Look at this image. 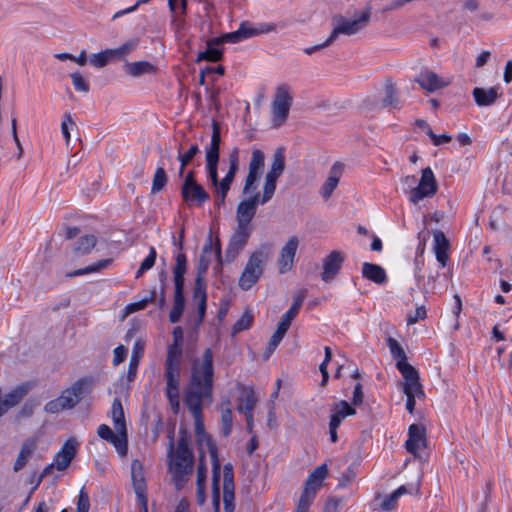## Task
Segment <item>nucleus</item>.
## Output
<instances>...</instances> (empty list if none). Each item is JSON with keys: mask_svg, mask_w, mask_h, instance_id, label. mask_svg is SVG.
<instances>
[{"mask_svg": "<svg viewBox=\"0 0 512 512\" xmlns=\"http://www.w3.org/2000/svg\"><path fill=\"white\" fill-rule=\"evenodd\" d=\"M124 71L132 77H139L155 73L156 67L148 61L126 62Z\"/></svg>", "mask_w": 512, "mask_h": 512, "instance_id": "32", "label": "nucleus"}, {"mask_svg": "<svg viewBox=\"0 0 512 512\" xmlns=\"http://www.w3.org/2000/svg\"><path fill=\"white\" fill-rule=\"evenodd\" d=\"M415 82H417L422 89L429 92H434L448 85V83L436 73L427 69L420 72V74L415 78Z\"/></svg>", "mask_w": 512, "mask_h": 512, "instance_id": "23", "label": "nucleus"}, {"mask_svg": "<svg viewBox=\"0 0 512 512\" xmlns=\"http://www.w3.org/2000/svg\"><path fill=\"white\" fill-rule=\"evenodd\" d=\"M193 298L198 301L207 300L205 279H201L200 277L195 278Z\"/></svg>", "mask_w": 512, "mask_h": 512, "instance_id": "51", "label": "nucleus"}, {"mask_svg": "<svg viewBox=\"0 0 512 512\" xmlns=\"http://www.w3.org/2000/svg\"><path fill=\"white\" fill-rule=\"evenodd\" d=\"M111 416L116 430L125 431L127 429L123 406L118 398H115L112 403Z\"/></svg>", "mask_w": 512, "mask_h": 512, "instance_id": "38", "label": "nucleus"}, {"mask_svg": "<svg viewBox=\"0 0 512 512\" xmlns=\"http://www.w3.org/2000/svg\"><path fill=\"white\" fill-rule=\"evenodd\" d=\"M299 245L297 236H291L280 251L278 268L281 274L288 272L294 263V257Z\"/></svg>", "mask_w": 512, "mask_h": 512, "instance_id": "20", "label": "nucleus"}, {"mask_svg": "<svg viewBox=\"0 0 512 512\" xmlns=\"http://www.w3.org/2000/svg\"><path fill=\"white\" fill-rule=\"evenodd\" d=\"M356 468L354 466H349L344 473H342L338 487L346 488L350 485V483L356 478Z\"/></svg>", "mask_w": 512, "mask_h": 512, "instance_id": "54", "label": "nucleus"}, {"mask_svg": "<svg viewBox=\"0 0 512 512\" xmlns=\"http://www.w3.org/2000/svg\"><path fill=\"white\" fill-rule=\"evenodd\" d=\"M382 106L399 108L397 88L391 80H387L385 83V97L382 100Z\"/></svg>", "mask_w": 512, "mask_h": 512, "instance_id": "39", "label": "nucleus"}, {"mask_svg": "<svg viewBox=\"0 0 512 512\" xmlns=\"http://www.w3.org/2000/svg\"><path fill=\"white\" fill-rule=\"evenodd\" d=\"M271 246L266 244L258 251L251 254L245 268L239 278V286L243 290H249L258 282L264 271V261L268 257Z\"/></svg>", "mask_w": 512, "mask_h": 512, "instance_id": "4", "label": "nucleus"}, {"mask_svg": "<svg viewBox=\"0 0 512 512\" xmlns=\"http://www.w3.org/2000/svg\"><path fill=\"white\" fill-rule=\"evenodd\" d=\"M265 203L266 202H262V195L258 192L239 202L236 209L237 227L252 231L250 223L256 214L258 204Z\"/></svg>", "mask_w": 512, "mask_h": 512, "instance_id": "12", "label": "nucleus"}, {"mask_svg": "<svg viewBox=\"0 0 512 512\" xmlns=\"http://www.w3.org/2000/svg\"><path fill=\"white\" fill-rule=\"evenodd\" d=\"M117 434H114L113 438L109 441L114 445L117 452L124 456L127 454L128 450V440H127V429L125 431L116 430Z\"/></svg>", "mask_w": 512, "mask_h": 512, "instance_id": "45", "label": "nucleus"}, {"mask_svg": "<svg viewBox=\"0 0 512 512\" xmlns=\"http://www.w3.org/2000/svg\"><path fill=\"white\" fill-rule=\"evenodd\" d=\"M407 493L406 486L402 485L399 488H397L394 492H392L390 495L386 496L384 500L381 503V510L382 511H391L393 510L398 502V499L400 496Z\"/></svg>", "mask_w": 512, "mask_h": 512, "instance_id": "44", "label": "nucleus"}, {"mask_svg": "<svg viewBox=\"0 0 512 512\" xmlns=\"http://www.w3.org/2000/svg\"><path fill=\"white\" fill-rule=\"evenodd\" d=\"M426 317V308L424 306H418L416 307L414 314H409L407 316V324L413 325L417 323L419 320H424Z\"/></svg>", "mask_w": 512, "mask_h": 512, "instance_id": "59", "label": "nucleus"}, {"mask_svg": "<svg viewBox=\"0 0 512 512\" xmlns=\"http://www.w3.org/2000/svg\"><path fill=\"white\" fill-rule=\"evenodd\" d=\"M207 477V467L205 463V452L200 450L199 453V463L197 467V479L196 484H205Z\"/></svg>", "mask_w": 512, "mask_h": 512, "instance_id": "53", "label": "nucleus"}, {"mask_svg": "<svg viewBox=\"0 0 512 512\" xmlns=\"http://www.w3.org/2000/svg\"><path fill=\"white\" fill-rule=\"evenodd\" d=\"M170 442L168 446L169 466L173 474L176 488L179 490L187 481V476L193 471L194 455L190 448V434L184 428L179 430L177 447L174 446V434L168 435Z\"/></svg>", "mask_w": 512, "mask_h": 512, "instance_id": "2", "label": "nucleus"}, {"mask_svg": "<svg viewBox=\"0 0 512 512\" xmlns=\"http://www.w3.org/2000/svg\"><path fill=\"white\" fill-rule=\"evenodd\" d=\"M187 408L192 413L195 420V434L197 438V444L199 446V450H203L202 446L205 444L208 448L212 466L214 465V460L219 461L218 459V448L212 438L205 433L204 431V423L202 420V410L203 403L201 402H185Z\"/></svg>", "mask_w": 512, "mask_h": 512, "instance_id": "7", "label": "nucleus"}, {"mask_svg": "<svg viewBox=\"0 0 512 512\" xmlns=\"http://www.w3.org/2000/svg\"><path fill=\"white\" fill-rule=\"evenodd\" d=\"M44 410L47 413L56 414V413H59V412L65 410V408L58 397L54 400L47 402L44 406Z\"/></svg>", "mask_w": 512, "mask_h": 512, "instance_id": "63", "label": "nucleus"}, {"mask_svg": "<svg viewBox=\"0 0 512 512\" xmlns=\"http://www.w3.org/2000/svg\"><path fill=\"white\" fill-rule=\"evenodd\" d=\"M298 312H296L294 309L289 308L286 313L281 317L278 326L283 327L285 329H289L292 321L297 316Z\"/></svg>", "mask_w": 512, "mask_h": 512, "instance_id": "62", "label": "nucleus"}, {"mask_svg": "<svg viewBox=\"0 0 512 512\" xmlns=\"http://www.w3.org/2000/svg\"><path fill=\"white\" fill-rule=\"evenodd\" d=\"M264 153L259 149H254L252 151V156L249 162V170L245 179V184L242 190L243 194H249L256 190L257 181L262 173L264 168Z\"/></svg>", "mask_w": 512, "mask_h": 512, "instance_id": "14", "label": "nucleus"}, {"mask_svg": "<svg viewBox=\"0 0 512 512\" xmlns=\"http://www.w3.org/2000/svg\"><path fill=\"white\" fill-rule=\"evenodd\" d=\"M97 243V238L92 235H84L82 236L74 245V252L81 254H89L91 250L95 247Z\"/></svg>", "mask_w": 512, "mask_h": 512, "instance_id": "42", "label": "nucleus"}, {"mask_svg": "<svg viewBox=\"0 0 512 512\" xmlns=\"http://www.w3.org/2000/svg\"><path fill=\"white\" fill-rule=\"evenodd\" d=\"M251 230H245L241 228H236L229 240L228 247L226 249V261L232 262L236 259L238 254L244 249L246 246L248 239L251 235Z\"/></svg>", "mask_w": 512, "mask_h": 512, "instance_id": "18", "label": "nucleus"}, {"mask_svg": "<svg viewBox=\"0 0 512 512\" xmlns=\"http://www.w3.org/2000/svg\"><path fill=\"white\" fill-rule=\"evenodd\" d=\"M28 391V384H21L6 394L4 399L1 398V405L5 407V411L7 412L9 408L16 406L24 398Z\"/></svg>", "mask_w": 512, "mask_h": 512, "instance_id": "34", "label": "nucleus"}, {"mask_svg": "<svg viewBox=\"0 0 512 512\" xmlns=\"http://www.w3.org/2000/svg\"><path fill=\"white\" fill-rule=\"evenodd\" d=\"M181 197L188 206H202L210 199L209 193L199 183L181 188Z\"/></svg>", "mask_w": 512, "mask_h": 512, "instance_id": "21", "label": "nucleus"}, {"mask_svg": "<svg viewBox=\"0 0 512 512\" xmlns=\"http://www.w3.org/2000/svg\"><path fill=\"white\" fill-rule=\"evenodd\" d=\"M213 384V351L211 348H206L201 358L192 361L191 375L185 390L184 402H211Z\"/></svg>", "mask_w": 512, "mask_h": 512, "instance_id": "1", "label": "nucleus"}, {"mask_svg": "<svg viewBox=\"0 0 512 512\" xmlns=\"http://www.w3.org/2000/svg\"><path fill=\"white\" fill-rule=\"evenodd\" d=\"M220 477V461L214 460V465L212 467V505L214 512H220Z\"/></svg>", "mask_w": 512, "mask_h": 512, "instance_id": "31", "label": "nucleus"}, {"mask_svg": "<svg viewBox=\"0 0 512 512\" xmlns=\"http://www.w3.org/2000/svg\"><path fill=\"white\" fill-rule=\"evenodd\" d=\"M91 392V382L87 378H80L70 388L62 391L59 396L65 410L74 408L85 395Z\"/></svg>", "mask_w": 512, "mask_h": 512, "instance_id": "13", "label": "nucleus"}, {"mask_svg": "<svg viewBox=\"0 0 512 512\" xmlns=\"http://www.w3.org/2000/svg\"><path fill=\"white\" fill-rule=\"evenodd\" d=\"M292 101L293 98L290 94V87L287 84L279 85L272 102L273 127L278 128L286 122Z\"/></svg>", "mask_w": 512, "mask_h": 512, "instance_id": "8", "label": "nucleus"}, {"mask_svg": "<svg viewBox=\"0 0 512 512\" xmlns=\"http://www.w3.org/2000/svg\"><path fill=\"white\" fill-rule=\"evenodd\" d=\"M327 475L328 468L326 464L319 465L309 474L304 483L303 491L298 500L295 512H308L309 507L313 503Z\"/></svg>", "mask_w": 512, "mask_h": 512, "instance_id": "6", "label": "nucleus"}, {"mask_svg": "<svg viewBox=\"0 0 512 512\" xmlns=\"http://www.w3.org/2000/svg\"><path fill=\"white\" fill-rule=\"evenodd\" d=\"M388 347L390 349V352L393 356V358L397 359V363H407L406 354L403 348L399 345L397 340H395L392 337H389L387 340Z\"/></svg>", "mask_w": 512, "mask_h": 512, "instance_id": "49", "label": "nucleus"}, {"mask_svg": "<svg viewBox=\"0 0 512 512\" xmlns=\"http://www.w3.org/2000/svg\"><path fill=\"white\" fill-rule=\"evenodd\" d=\"M345 260L343 253L334 250L323 260V271L321 278L324 282L332 281L339 273Z\"/></svg>", "mask_w": 512, "mask_h": 512, "instance_id": "19", "label": "nucleus"}, {"mask_svg": "<svg viewBox=\"0 0 512 512\" xmlns=\"http://www.w3.org/2000/svg\"><path fill=\"white\" fill-rule=\"evenodd\" d=\"M109 61L110 58L106 50L93 54L90 58V63L97 68L106 66Z\"/></svg>", "mask_w": 512, "mask_h": 512, "instance_id": "58", "label": "nucleus"}, {"mask_svg": "<svg viewBox=\"0 0 512 512\" xmlns=\"http://www.w3.org/2000/svg\"><path fill=\"white\" fill-rule=\"evenodd\" d=\"M427 445L426 429L421 424H411L408 429V439L405 442L406 450L417 457L419 450Z\"/></svg>", "mask_w": 512, "mask_h": 512, "instance_id": "17", "label": "nucleus"}, {"mask_svg": "<svg viewBox=\"0 0 512 512\" xmlns=\"http://www.w3.org/2000/svg\"><path fill=\"white\" fill-rule=\"evenodd\" d=\"M182 357V344L172 343L168 346L165 366H180Z\"/></svg>", "mask_w": 512, "mask_h": 512, "instance_id": "43", "label": "nucleus"}, {"mask_svg": "<svg viewBox=\"0 0 512 512\" xmlns=\"http://www.w3.org/2000/svg\"><path fill=\"white\" fill-rule=\"evenodd\" d=\"M70 77L72 79L74 88L77 91L84 92V93H87L89 91V84L80 73H78V72L72 73L70 75Z\"/></svg>", "mask_w": 512, "mask_h": 512, "instance_id": "55", "label": "nucleus"}, {"mask_svg": "<svg viewBox=\"0 0 512 512\" xmlns=\"http://www.w3.org/2000/svg\"><path fill=\"white\" fill-rule=\"evenodd\" d=\"M36 447H37V441L34 438H28L23 442L20 452H19V454L16 458V461L13 465L14 472H19L26 466L31 455L35 451Z\"/></svg>", "mask_w": 512, "mask_h": 512, "instance_id": "28", "label": "nucleus"}, {"mask_svg": "<svg viewBox=\"0 0 512 512\" xmlns=\"http://www.w3.org/2000/svg\"><path fill=\"white\" fill-rule=\"evenodd\" d=\"M438 184L430 167L422 170L421 178L417 186L410 190L409 200L417 204L424 198L432 197L437 193Z\"/></svg>", "mask_w": 512, "mask_h": 512, "instance_id": "10", "label": "nucleus"}, {"mask_svg": "<svg viewBox=\"0 0 512 512\" xmlns=\"http://www.w3.org/2000/svg\"><path fill=\"white\" fill-rule=\"evenodd\" d=\"M156 258H157L156 249L153 246H151L149 249L148 256L140 264L142 271L150 270L155 265Z\"/></svg>", "mask_w": 512, "mask_h": 512, "instance_id": "60", "label": "nucleus"}, {"mask_svg": "<svg viewBox=\"0 0 512 512\" xmlns=\"http://www.w3.org/2000/svg\"><path fill=\"white\" fill-rule=\"evenodd\" d=\"M287 329L280 327L277 325L276 331L271 336L268 345L263 353V359L267 360L269 357L273 354L279 343L284 338L285 334L287 333Z\"/></svg>", "mask_w": 512, "mask_h": 512, "instance_id": "41", "label": "nucleus"}, {"mask_svg": "<svg viewBox=\"0 0 512 512\" xmlns=\"http://www.w3.org/2000/svg\"><path fill=\"white\" fill-rule=\"evenodd\" d=\"M222 422V434L228 437L232 431L233 414L231 409L227 408L222 411L221 415Z\"/></svg>", "mask_w": 512, "mask_h": 512, "instance_id": "52", "label": "nucleus"}, {"mask_svg": "<svg viewBox=\"0 0 512 512\" xmlns=\"http://www.w3.org/2000/svg\"><path fill=\"white\" fill-rule=\"evenodd\" d=\"M200 152L197 144H193L190 146L187 152L181 153V149H178V160L180 164H182V168H186V166L193 160V158Z\"/></svg>", "mask_w": 512, "mask_h": 512, "instance_id": "50", "label": "nucleus"}, {"mask_svg": "<svg viewBox=\"0 0 512 512\" xmlns=\"http://www.w3.org/2000/svg\"><path fill=\"white\" fill-rule=\"evenodd\" d=\"M214 38H211L207 41V49L200 52L197 56L196 61H209V62H218L223 58V51L218 48L221 43H214Z\"/></svg>", "mask_w": 512, "mask_h": 512, "instance_id": "35", "label": "nucleus"}, {"mask_svg": "<svg viewBox=\"0 0 512 512\" xmlns=\"http://www.w3.org/2000/svg\"><path fill=\"white\" fill-rule=\"evenodd\" d=\"M168 181L166 172L162 166L155 171L152 181L151 193L156 194L164 189Z\"/></svg>", "mask_w": 512, "mask_h": 512, "instance_id": "47", "label": "nucleus"}, {"mask_svg": "<svg viewBox=\"0 0 512 512\" xmlns=\"http://www.w3.org/2000/svg\"><path fill=\"white\" fill-rule=\"evenodd\" d=\"M144 350V344L141 341H136L133 347L132 355L129 362L127 378L133 381L136 377L139 359Z\"/></svg>", "mask_w": 512, "mask_h": 512, "instance_id": "37", "label": "nucleus"}, {"mask_svg": "<svg viewBox=\"0 0 512 512\" xmlns=\"http://www.w3.org/2000/svg\"><path fill=\"white\" fill-rule=\"evenodd\" d=\"M285 170V155L283 148H277L273 154L270 170L265 176V183L262 193V202H269L276 190L278 178Z\"/></svg>", "mask_w": 512, "mask_h": 512, "instance_id": "9", "label": "nucleus"}, {"mask_svg": "<svg viewBox=\"0 0 512 512\" xmlns=\"http://www.w3.org/2000/svg\"><path fill=\"white\" fill-rule=\"evenodd\" d=\"M342 172L343 165L339 162L334 163L330 169L328 178L320 188V194L325 200H328L337 188Z\"/></svg>", "mask_w": 512, "mask_h": 512, "instance_id": "25", "label": "nucleus"}, {"mask_svg": "<svg viewBox=\"0 0 512 512\" xmlns=\"http://www.w3.org/2000/svg\"><path fill=\"white\" fill-rule=\"evenodd\" d=\"M78 442L70 438L63 444L61 450L55 456V465L59 471L65 470L73 460L77 452Z\"/></svg>", "mask_w": 512, "mask_h": 512, "instance_id": "22", "label": "nucleus"}, {"mask_svg": "<svg viewBox=\"0 0 512 512\" xmlns=\"http://www.w3.org/2000/svg\"><path fill=\"white\" fill-rule=\"evenodd\" d=\"M396 367L405 380L402 383L403 392H416L417 398L425 397L418 371L409 363H396Z\"/></svg>", "mask_w": 512, "mask_h": 512, "instance_id": "15", "label": "nucleus"}, {"mask_svg": "<svg viewBox=\"0 0 512 512\" xmlns=\"http://www.w3.org/2000/svg\"><path fill=\"white\" fill-rule=\"evenodd\" d=\"M276 26L274 24L263 23L260 24L258 28H251L247 23H242L238 30L233 31L231 33L223 34L220 37L214 38V43H238L243 41L244 39L250 38L255 35L268 33L275 30Z\"/></svg>", "mask_w": 512, "mask_h": 512, "instance_id": "11", "label": "nucleus"}, {"mask_svg": "<svg viewBox=\"0 0 512 512\" xmlns=\"http://www.w3.org/2000/svg\"><path fill=\"white\" fill-rule=\"evenodd\" d=\"M166 396L180 394V366H165Z\"/></svg>", "mask_w": 512, "mask_h": 512, "instance_id": "29", "label": "nucleus"}, {"mask_svg": "<svg viewBox=\"0 0 512 512\" xmlns=\"http://www.w3.org/2000/svg\"><path fill=\"white\" fill-rule=\"evenodd\" d=\"M235 485L234 470L231 463H227L223 468V503L225 512H234L235 510Z\"/></svg>", "mask_w": 512, "mask_h": 512, "instance_id": "16", "label": "nucleus"}, {"mask_svg": "<svg viewBox=\"0 0 512 512\" xmlns=\"http://www.w3.org/2000/svg\"><path fill=\"white\" fill-rule=\"evenodd\" d=\"M218 163L219 161L206 160V171L208 179L212 185H216L218 179Z\"/></svg>", "mask_w": 512, "mask_h": 512, "instance_id": "57", "label": "nucleus"}, {"mask_svg": "<svg viewBox=\"0 0 512 512\" xmlns=\"http://www.w3.org/2000/svg\"><path fill=\"white\" fill-rule=\"evenodd\" d=\"M112 262V259H102L99 260L91 265L86 266L85 268H81L78 270H75L73 272H69L66 276L67 277H75V276H81L89 273L99 272L103 269H106Z\"/></svg>", "mask_w": 512, "mask_h": 512, "instance_id": "40", "label": "nucleus"}, {"mask_svg": "<svg viewBox=\"0 0 512 512\" xmlns=\"http://www.w3.org/2000/svg\"><path fill=\"white\" fill-rule=\"evenodd\" d=\"M139 45V39H130L123 43L120 48V53H122L123 57L130 54L137 46Z\"/></svg>", "mask_w": 512, "mask_h": 512, "instance_id": "64", "label": "nucleus"}, {"mask_svg": "<svg viewBox=\"0 0 512 512\" xmlns=\"http://www.w3.org/2000/svg\"><path fill=\"white\" fill-rule=\"evenodd\" d=\"M89 509H90L89 496H88V493L85 491V488L83 487L79 492L76 512H89Z\"/></svg>", "mask_w": 512, "mask_h": 512, "instance_id": "56", "label": "nucleus"}, {"mask_svg": "<svg viewBox=\"0 0 512 512\" xmlns=\"http://www.w3.org/2000/svg\"><path fill=\"white\" fill-rule=\"evenodd\" d=\"M371 17L369 8L356 15L353 19H348L340 14L333 16V30L328 37V42H334L340 34L351 36L364 29Z\"/></svg>", "mask_w": 512, "mask_h": 512, "instance_id": "5", "label": "nucleus"}, {"mask_svg": "<svg viewBox=\"0 0 512 512\" xmlns=\"http://www.w3.org/2000/svg\"><path fill=\"white\" fill-rule=\"evenodd\" d=\"M210 263H211V259L209 256L200 255L196 277L205 279V274L208 270Z\"/></svg>", "mask_w": 512, "mask_h": 512, "instance_id": "61", "label": "nucleus"}, {"mask_svg": "<svg viewBox=\"0 0 512 512\" xmlns=\"http://www.w3.org/2000/svg\"><path fill=\"white\" fill-rule=\"evenodd\" d=\"M253 323V314L250 311H245L244 314L235 322L232 331L237 334L251 327Z\"/></svg>", "mask_w": 512, "mask_h": 512, "instance_id": "48", "label": "nucleus"}, {"mask_svg": "<svg viewBox=\"0 0 512 512\" xmlns=\"http://www.w3.org/2000/svg\"><path fill=\"white\" fill-rule=\"evenodd\" d=\"M434 238V252L437 261L441 264L442 267L447 265L449 260L448 251L450 249V242L445 236L444 232L441 230L433 231Z\"/></svg>", "mask_w": 512, "mask_h": 512, "instance_id": "24", "label": "nucleus"}, {"mask_svg": "<svg viewBox=\"0 0 512 512\" xmlns=\"http://www.w3.org/2000/svg\"><path fill=\"white\" fill-rule=\"evenodd\" d=\"M257 399L253 389H244L238 397V411L245 414L252 413Z\"/></svg>", "mask_w": 512, "mask_h": 512, "instance_id": "36", "label": "nucleus"}, {"mask_svg": "<svg viewBox=\"0 0 512 512\" xmlns=\"http://www.w3.org/2000/svg\"><path fill=\"white\" fill-rule=\"evenodd\" d=\"M334 415H338L339 419L343 421L344 418L356 414L355 408H353L347 401L340 400L335 403L331 409Z\"/></svg>", "mask_w": 512, "mask_h": 512, "instance_id": "46", "label": "nucleus"}, {"mask_svg": "<svg viewBox=\"0 0 512 512\" xmlns=\"http://www.w3.org/2000/svg\"><path fill=\"white\" fill-rule=\"evenodd\" d=\"M131 479L136 496L140 497L146 495V481L143 465L139 460H134L131 464Z\"/></svg>", "mask_w": 512, "mask_h": 512, "instance_id": "27", "label": "nucleus"}, {"mask_svg": "<svg viewBox=\"0 0 512 512\" xmlns=\"http://www.w3.org/2000/svg\"><path fill=\"white\" fill-rule=\"evenodd\" d=\"M173 240H175L174 236ZM174 245L180 252L175 256V264L172 269L174 281V304L169 313V321L171 323H177L180 321L185 308L184 286L185 274L187 272V257L182 252L184 245V228H181L178 241H174Z\"/></svg>", "mask_w": 512, "mask_h": 512, "instance_id": "3", "label": "nucleus"}, {"mask_svg": "<svg viewBox=\"0 0 512 512\" xmlns=\"http://www.w3.org/2000/svg\"><path fill=\"white\" fill-rule=\"evenodd\" d=\"M362 275L376 284H384L387 281L385 270L380 265L373 263L365 262L363 264Z\"/></svg>", "mask_w": 512, "mask_h": 512, "instance_id": "30", "label": "nucleus"}, {"mask_svg": "<svg viewBox=\"0 0 512 512\" xmlns=\"http://www.w3.org/2000/svg\"><path fill=\"white\" fill-rule=\"evenodd\" d=\"M221 145V125L218 121H212V135L209 146L206 147V160L219 161Z\"/></svg>", "mask_w": 512, "mask_h": 512, "instance_id": "26", "label": "nucleus"}, {"mask_svg": "<svg viewBox=\"0 0 512 512\" xmlns=\"http://www.w3.org/2000/svg\"><path fill=\"white\" fill-rule=\"evenodd\" d=\"M473 96L478 106H490L494 104L499 97L495 87L489 89L476 87L473 89Z\"/></svg>", "mask_w": 512, "mask_h": 512, "instance_id": "33", "label": "nucleus"}]
</instances>
